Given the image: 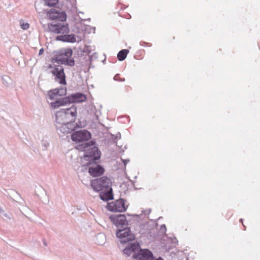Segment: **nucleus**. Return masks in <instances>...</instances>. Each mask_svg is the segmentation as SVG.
<instances>
[{"label":"nucleus","mask_w":260,"mask_h":260,"mask_svg":"<svg viewBox=\"0 0 260 260\" xmlns=\"http://www.w3.org/2000/svg\"><path fill=\"white\" fill-rule=\"evenodd\" d=\"M78 149L84 152L83 166L92 165L98 161L101 157V152L98 147L95 146V142L93 140L78 146Z\"/></svg>","instance_id":"nucleus-1"},{"label":"nucleus","mask_w":260,"mask_h":260,"mask_svg":"<svg viewBox=\"0 0 260 260\" xmlns=\"http://www.w3.org/2000/svg\"><path fill=\"white\" fill-rule=\"evenodd\" d=\"M73 51L71 49H65L60 51L59 56L52 58V61L53 63L73 67L75 64V60L71 57Z\"/></svg>","instance_id":"nucleus-2"},{"label":"nucleus","mask_w":260,"mask_h":260,"mask_svg":"<svg viewBox=\"0 0 260 260\" xmlns=\"http://www.w3.org/2000/svg\"><path fill=\"white\" fill-rule=\"evenodd\" d=\"M117 237L121 244H126L135 239V236L131 231V228L125 226L119 228L116 232Z\"/></svg>","instance_id":"nucleus-3"},{"label":"nucleus","mask_w":260,"mask_h":260,"mask_svg":"<svg viewBox=\"0 0 260 260\" xmlns=\"http://www.w3.org/2000/svg\"><path fill=\"white\" fill-rule=\"evenodd\" d=\"M111 180L106 176L94 179L91 181V187L94 191L98 192L111 187Z\"/></svg>","instance_id":"nucleus-4"},{"label":"nucleus","mask_w":260,"mask_h":260,"mask_svg":"<svg viewBox=\"0 0 260 260\" xmlns=\"http://www.w3.org/2000/svg\"><path fill=\"white\" fill-rule=\"evenodd\" d=\"M91 134L88 131L83 129L76 131L71 135L73 141L76 143L82 142L83 143H89L87 142L91 138Z\"/></svg>","instance_id":"nucleus-5"},{"label":"nucleus","mask_w":260,"mask_h":260,"mask_svg":"<svg viewBox=\"0 0 260 260\" xmlns=\"http://www.w3.org/2000/svg\"><path fill=\"white\" fill-rule=\"evenodd\" d=\"M48 27L50 31L54 34H68L70 30L68 24L63 22H53L49 24Z\"/></svg>","instance_id":"nucleus-6"},{"label":"nucleus","mask_w":260,"mask_h":260,"mask_svg":"<svg viewBox=\"0 0 260 260\" xmlns=\"http://www.w3.org/2000/svg\"><path fill=\"white\" fill-rule=\"evenodd\" d=\"M126 208L124 201L122 199H119L115 202L110 203L107 206V209L109 211L115 212H124L126 211Z\"/></svg>","instance_id":"nucleus-7"},{"label":"nucleus","mask_w":260,"mask_h":260,"mask_svg":"<svg viewBox=\"0 0 260 260\" xmlns=\"http://www.w3.org/2000/svg\"><path fill=\"white\" fill-rule=\"evenodd\" d=\"M133 253L132 257L136 260H153L155 258L152 252L148 249H140Z\"/></svg>","instance_id":"nucleus-8"},{"label":"nucleus","mask_w":260,"mask_h":260,"mask_svg":"<svg viewBox=\"0 0 260 260\" xmlns=\"http://www.w3.org/2000/svg\"><path fill=\"white\" fill-rule=\"evenodd\" d=\"M110 219L117 229L127 226L128 221L124 214H114L110 216Z\"/></svg>","instance_id":"nucleus-9"},{"label":"nucleus","mask_w":260,"mask_h":260,"mask_svg":"<svg viewBox=\"0 0 260 260\" xmlns=\"http://www.w3.org/2000/svg\"><path fill=\"white\" fill-rule=\"evenodd\" d=\"M47 16L50 19L63 22L66 20L67 15L64 11L52 9L47 12Z\"/></svg>","instance_id":"nucleus-10"},{"label":"nucleus","mask_w":260,"mask_h":260,"mask_svg":"<svg viewBox=\"0 0 260 260\" xmlns=\"http://www.w3.org/2000/svg\"><path fill=\"white\" fill-rule=\"evenodd\" d=\"M57 133L60 134H69L74 131L76 125L73 122H66L65 123L55 125Z\"/></svg>","instance_id":"nucleus-11"},{"label":"nucleus","mask_w":260,"mask_h":260,"mask_svg":"<svg viewBox=\"0 0 260 260\" xmlns=\"http://www.w3.org/2000/svg\"><path fill=\"white\" fill-rule=\"evenodd\" d=\"M51 73L55 77L56 81L59 80V82L61 84H66L64 70L61 66H55Z\"/></svg>","instance_id":"nucleus-12"},{"label":"nucleus","mask_w":260,"mask_h":260,"mask_svg":"<svg viewBox=\"0 0 260 260\" xmlns=\"http://www.w3.org/2000/svg\"><path fill=\"white\" fill-rule=\"evenodd\" d=\"M64 112L66 118H67L68 121L70 122L75 123L76 117L77 116V107L73 105L71 107L68 108L62 109Z\"/></svg>","instance_id":"nucleus-13"},{"label":"nucleus","mask_w":260,"mask_h":260,"mask_svg":"<svg viewBox=\"0 0 260 260\" xmlns=\"http://www.w3.org/2000/svg\"><path fill=\"white\" fill-rule=\"evenodd\" d=\"M98 161H96L89 166L90 167L88 169V172L91 176L94 177L101 176L104 174L105 171L104 168L98 165Z\"/></svg>","instance_id":"nucleus-14"},{"label":"nucleus","mask_w":260,"mask_h":260,"mask_svg":"<svg viewBox=\"0 0 260 260\" xmlns=\"http://www.w3.org/2000/svg\"><path fill=\"white\" fill-rule=\"evenodd\" d=\"M140 248V244L138 242L129 243L123 250V252L125 256H129L132 253H136Z\"/></svg>","instance_id":"nucleus-15"},{"label":"nucleus","mask_w":260,"mask_h":260,"mask_svg":"<svg viewBox=\"0 0 260 260\" xmlns=\"http://www.w3.org/2000/svg\"><path fill=\"white\" fill-rule=\"evenodd\" d=\"M69 99L70 104L75 103H82L86 99V96L85 94L81 92H77L71 94L68 96Z\"/></svg>","instance_id":"nucleus-16"},{"label":"nucleus","mask_w":260,"mask_h":260,"mask_svg":"<svg viewBox=\"0 0 260 260\" xmlns=\"http://www.w3.org/2000/svg\"><path fill=\"white\" fill-rule=\"evenodd\" d=\"M69 99L68 96L60 98L50 103V107L53 109H57L60 107H63L69 105Z\"/></svg>","instance_id":"nucleus-17"},{"label":"nucleus","mask_w":260,"mask_h":260,"mask_svg":"<svg viewBox=\"0 0 260 260\" xmlns=\"http://www.w3.org/2000/svg\"><path fill=\"white\" fill-rule=\"evenodd\" d=\"M56 40L63 42L74 43L76 42V36L73 34L70 35L64 34V35L57 36L56 37Z\"/></svg>","instance_id":"nucleus-18"},{"label":"nucleus","mask_w":260,"mask_h":260,"mask_svg":"<svg viewBox=\"0 0 260 260\" xmlns=\"http://www.w3.org/2000/svg\"><path fill=\"white\" fill-rule=\"evenodd\" d=\"M55 124H59L65 123L66 122H69L66 118V116L62 109H61L59 111H57L55 114Z\"/></svg>","instance_id":"nucleus-19"},{"label":"nucleus","mask_w":260,"mask_h":260,"mask_svg":"<svg viewBox=\"0 0 260 260\" xmlns=\"http://www.w3.org/2000/svg\"><path fill=\"white\" fill-rule=\"evenodd\" d=\"M100 199L104 201H108L113 199L112 188L109 187L108 189L100 191Z\"/></svg>","instance_id":"nucleus-20"},{"label":"nucleus","mask_w":260,"mask_h":260,"mask_svg":"<svg viewBox=\"0 0 260 260\" xmlns=\"http://www.w3.org/2000/svg\"><path fill=\"white\" fill-rule=\"evenodd\" d=\"M129 51L127 49H122L117 54V58L119 61H123L124 60Z\"/></svg>","instance_id":"nucleus-21"},{"label":"nucleus","mask_w":260,"mask_h":260,"mask_svg":"<svg viewBox=\"0 0 260 260\" xmlns=\"http://www.w3.org/2000/svg\"><path fill=\"white\" fill-rule=\"evenodd\" d=\"M58 91L55 89L50 90L48 91V95L51 100L56 99Z\"/></svg>","instance_id":"nucleus-22"},{"label":"nucleus","mask_w":260,"mask_h":260,"mask_svg":"<svg viewBox=\"0 0 260 260\" xmlns=\"http://www.w3.org/2000/svg\"><path fill=\"white\" fill-rule=\"evenodd\" d=\"M45 5L48 7L55 6L58 3V0H44Z\"/></svg>","instance_id":"nucleus-23"},{"label":"nucleus","mask_w":260,"mask_h":260,"mask_svg":"<svg viewBox=\"0 0 260 260\" xmlns=\"http://www.w3.org/2000/svg\"><path fill=\"white\" fill-rule=\"evenodd\" d=\"M56 90L58 91V93L57 94L59 96H63L66 94L67 90L66 88L61 87L60 88H55Z\"/></svg>","instance_id":"nucleus-24"},{"label":"nucleus","mask_w":260,"mask_h":260,"mask_svg":"<svg viewBox=\"0 0 260 260\" xmlns=\"http://www.w3.org/2000/svg\"><path fill=\"white\" fill-rule=\"evenodd\" d=\"M3 83L6 86H8L11 79L8 76H4L2 77Z\"/></svg>","instance_id":"nucleus-25"},{"label":"nucleus","mask_w":260,"mask_h":260,"mask_svg":"<svg viewBox=\"0 0 260 260\" xmlns=\"http://www.w3.org/2000/svg\"><path fill=\"white\" fill-rule=\"evenodd\" d=\"M97 239H102V241L101 242H99V244L102 245L104 243V240L105 239V236L103 234H99L97 236Z\"/></svg>","instance_id":"nucleus-26"},{"label":"nucleus","mask_w":260,"mask_h":260,"mask_svg":"<svg viewBox=\"0 0 260 260\" xmlns=\"http://www.w3.org/2000/svg\"><path fill=\"white\" fill-rule=\"evenodd\" d=\"M20 25L21 28L23 30H26L29 27V24L27 23H25L24 22H20Z\"/></svg>","instance_id":"nucleus-27"},{"label":"nucleus","mask_w":260,"mask_h":260,"mask_svg":"<svg viewBox=\"0 0 260 260\" xmlns=\"http://www.w3.org/2000/svg\"><path fill=\"white\" fill-rule=\"evenodd\" d=\"M113 79L115 81H119V82H124L125 81L124 78H120L119 76V74H117L115 75L113 78Z\"/></svg>","instance_id":"nucleus-28"},{"label":"nucleus","mask_w":260,"mask_h":260,"mask_svg":"<svg viewBox=\"0 0 260 260\" xmlns=\"http://www.w3.org/2000/svg\"><path fill=\"white\" fill-rule=\"evenodd\" d=\"M2 216H3V218L7 221H8L9 220H10L11 219V217L7 213H3L2 214Z\"/></svg>","instance_id":"nucleus-29"},{"label":"nucleus","mask_w":260,"mask_h":260,"mask_svg":"<svg viewBox=\"0 0 260 260\" xmlns=\"http://www.w3.org/2000/svg\"><path fill=\"white\" fill-rule=\"evenodd\" d=\"M140 44L141 46H144V47H151V44L150 43H146V42H141L140 43Z\"/></svg>","instance_id":"nucleus-30"},{"label":"nucleus","mask_w":260,"mask_h":260,"mask_svg":"<svg viewBox=\"0 0 260 260\" xmlns=\"http://www.w3.org/2000/svg\"><path fill=\"white\" fill-rule=\"evenodd\" d=\"M167 231L166 226L165 224H162L160 226V232L162 233H165Z\"/></svg>","instance_id":"nucleus-31"},{"label":"nucleus","mask_w":260,"mask_h":260,"mask_svg":"<svg viewBox=\"0 0 260 260\" xmlns=\"http://www.w3.org/2000/svg\"><path fill=\"white\" fill-rule=\"evenodd\" d=\"M151 212V209H149L148 210H142V212L143 214H144L145 215H148L149 214V213H150Z\"/></svg>","instance_id":"nucleus-32"},{"label":"nucleus","mask_w":260,"mask_h":260,"mask_svg":"<svg viewBox=\"0 0 260 260\" xmlns=\"http://www.w3.org/2000/svg\"><path fill=\"white\" fill-rule=\"evenodd\" d=\"M122 159V161L124 165V166H125L126 165V164L129 162V159Z\"/></svg>","instance_id":"nucleus-33"},{"label":"nucleus","mask_w":260,"mask_h":260,"mask_svg":"<svg viewBox=\"0 0 260 260\" xmlns=\"http://www.w3.org/2000/svg\"><path fill=\"white\" fill-rule=\"evenodd\" d=\"M80 19L81 22L86 21H90V18H88V19H82V18H80Z\"/></svg>","instance_id":"nucleus-34"},{"label":"nucleus","mask_w":260,"mask_h":260,"mask_svg":"<svg viewBox=\"0 0 260 260\" xmlns=\"http://www.w3.org/2000/svg\"><path fill=\"white\" fill-rule=\"evenodd\" d=\"M43 52H44V49H43V48H41V49L39 50V55H41V54H42Z\"/></svg>","instance_id":"nucleus-35"},{"label":"nucleus","mask_w":260,"mask_h":260,"mask_svg":"<svg viewBox=\"0 0 260 260\" xmlns=\"http://www.w3.org/2000/svg\"><path fill=\"white\" fill-rule=\"evenodd\" d=\"M0 213H1L2 214L4 213L3 210L2 209V208L1 207H0Z\"/></svg>","instance_id":"nucleus-36"},{"label":"nucleus","mask_w":260,"mask_h":260,"mask_svg":"<svg viewBox=\"0 0 260 260\" xmlns=\"http://www.w3.org/2000/svg\"><path fill=\"white\" fill-rule=\"evenodd\" d=\"M240 221L243 224V219L242 218H241L240 219Z\"/></svg>","instance_id":"nucleus-37"},{"label":"nucleus","mask_w":260,"mask_h":260,"mask_svg":"<svg viewBox=\"0 0 260 260\" xmlns=\"http://www.w3.org/2000/svg\"><path fill=\"white\" fill-rule=\"evenodd\" d=\"M16 194L20 198V195L19 193L16 192Z\"/></svg>","instance_id":"nucleus-38"},{"label":"nucleus","mask_w":260,"mask_h":260,"mask_svg":"<svg viewBox=\"0 0 260 260\" xmlns=\"http://www.w3.org/2000/svg\"><path fill=\"white\" fill-rule=\"evenodd\" d=\"M44 244L45 246H46V245H47V244H46V243L45 242V241H44Z\"/></svg>","instance_id":"nucleus-39"},{"label":"nucleus","mask_w":260,"mask_h":260,"mask_svg":"<svg viewBox=\"0 0 260 260\" xmlns=\"http://www.w3.org/2000/svg\"><path fill=\"white\" fill-rule=\"evenodd\" d=\"M92 29H93V30L94 31H95V27L92 28Z\"/></svg>","instance_id":"nucleus-40"},{"label":"nucleus","mask_w":260,"mask_h":260,"mask_svg":"<svg viewBox=\"0 0 260 260\" xmlns=\"http://www.w3.org/2000/svg\"><path fill=\"white\" fill-rule=\"evenodd\" d=\"M50 68H52L51 65L50 66Z\"/></svg>","instance_id":"nucleus-41"}]
</instances>
